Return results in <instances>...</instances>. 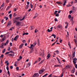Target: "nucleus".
Segmentation results:
<instances>
[{"mask_svg":"<svg viewBox=\"0 0 77 77\" xmlns=\"http://www.w3.org/2000/svg\"><path fill=\"white\" fill-rule=\"evenodd\" d=\"M56 3H57V4H60V2H57Z\"/></svg>","mask_w":77,"mask_h":77,"instance_id":"58","label":"nucleus"},{"mask_svg":"<svg viewBox=\"0 0 77 77\" xmlns=\"http://www.w3.org/2000/svg\"><path fill=\"white\" fill-rule=\"evenodd\" d=\"M9 17H10V18H12V14H10L9 15Z\"/></svg>","mask_w":77,"mask_h":77,"instance_id":"31","label":"nucleus"},{"mask_svg":"<svg viewBox=\"0 0 77 77\" xmlns=\"http://www.w3.org/2000/svg\"><path fill=\"white\" fill-rule=\"evenodd\" d=\"M4 18H5V19H6V21H7V20H8V17H4Z\"/></svg>","mask_w":77,"mask_h":77,"instance_id":"45","label":"nucleus"},{"mask_svg":"<svg viewBox=\"0 0 77 77\" xmlns=\"http://www.w3.org/2000/svg\"><path fill=\"white\" fill-rule=\"evenodd\" d=\"M9 52L10 53H13V54H15V52L12 51H10Z\"/></svg>","mask_w":77,"mask_h":77,"instance_id":"20","label":"nucleus"},{"mask_svg":"<svg viewBox=\"0 0 77 77\" xmlns=\"http://www.w3.org/2000/svg\"><path fill=\"white\" fill-rule=\"evenodd\" d=\"M9 53H10L9 52H7L6 53H5V54L6 55H7V54H9Z\"/></svg>","mask_w":77,"mask_h":77,"instance_id":"33","label":"nucleus"},{"mask_svg":"<svg viewBox=\"0 0 77 77\" xmlns=\"http://www.w3.org/2000/svg\"><path fill=\"white\" fill-rule=\"evenodd\" d=\"M75 68H77V64H75Z\"/></svg>","mask_w":77,"mask_h":77,"instance_id":"48","label":"nucleus"},{"mask_svg":"<svg viewBox=\"0 0 77 77\" xmlns=\"http://www.w3.org/2000/svg\"><path fill=\"white\" fill-rule=\"evenodd\" d=\"M28 66H30V65H31V64L30 63H29L28 64Z\"/></svg>","mask_w":77,"mask_h":77,"instance_id":"34","label":"nucleus"},{"mask_svg":"<svg viewBox=\"0 0 77 77\" xmlns=\"http://www.w3.org/2000/svg\"><path fill=\"white\" fill-rule=\"evenodd\" d=\"M5 51H6V49H4L2 51V53H5Z\"/></svg>","mask_w":77,"mask_h":77,"instance_id":"24","label":"nucleus"},{"mask_svg":"<svg viewBox=\"0 0 77 77\" xmlns=\"http://www.w3.org/2000/svg\"><path fill=\"white\" fill-rule=\"evenodd\" d=\"M21 22L20 21H17V23H16V26H20V25H21Z\"/></svg>","mask_w":77,"mask_h":77,"instance_id":"4","label":"nucleus"},{"mask_svg":"<svg viewBox=\"0 0 77 77\" xmlns=\"http://www.w3.org/2000/svg\"><path fill=\"white\" fill-rule=\"evenodd\" d=\"M51 36H54V38H56V35L54 34H53Z\"/></svg>","mask_w":77,"mask_h":77,"instance_id":"23","label":"nucleus"},{"mask_svg":"<svg viewBox=\"0 0 77 77\" xmlns=\"http://www.w3.org/2000/svg\"><path fill=\"white\" fill-rule=\"evenodd\" d=\"M5 38H3L2 40H1V42H3V41H5Z\"/></svg>","mask_w":77,"mask_h":77,"instance_id":"19","label":"nucleus"},{"mask_svg":"<svg viewBox=\"0 0 77 77\" xmlns=\"http://www.w3.org/2000/svg\"><path fill=\"white\" fill-rule=\"evenodd\" d=\"M74 42H75V44H76V46L77 47V41H76L75 39Z\"/></svg>","mask_w":77,"mask_h":77,"instance_id":"28","label":"nucleus"},{"mask_svg":"<svg viewBox=\"0 0 77 77\" xmlns=\"http://www.w3.org/2000/svg\"><path fill=\"white\" fill-rule=\"evenodd\" d=\"M11 21H9L8 22L7 26H10V25H11Z\"/></svg>","mask_w":77,"mask_h":77,"instance_id":"21","label":"nucleus"},{"mask_svg":"<svg viewBox=\"0 0 77 77\" xmlns=\"http://www.w3.org/2000/svg\"><path fill=\"white\" fill-rule=\"evenodd\" d=\"M65 68L66 69H69V68H70V67L69 65H67V66H66L65 68L63 69H63H65Z\"/></svg>","mask_w":77,"mask_h":77,"instance_id":"7","label":"nucleus"},{"mask_svg":"<svg viewBox=\"0 0 77 77\" xmlns=\"http://www.w3.org/2000/svg\"><path fill=\"white\" fill-rule=\"evenodd\" d=\"M10 69H12V68H13V66H10Z\"/></svg>","mask_w":77,"mask_h":77,"instance_id":"57","label":"nucleus"},{"mask_svg":"<svg viewBox=\"0 0 77 77\" xmlns=\"http://www.w3.org/2000/svg\"><path fill=\"white\" fill-rule=\"evenodd\" d=\"M26 17V15H25L24 17H23V18L21 19V17H17L15 18V19L17 20V21H21L22 20H24V19L25 18V17Z\"/></svg>","mask_w":77,"mask_h":77,"instance_id":"1","label":"nucleus"},{"mask_svg":"<svg viewBox=\"0 0 77 77\" xmlns=\"http://www.w3.org/2000/svg\"><path fill=\"white\" fill-rule=\"evenodd\" d=\"M52 75V74H51L50 75H49L48 76V77H51V75Z\"/></svg>","mask_w":77,"mask_h":77,"instance_id":"62","label":"nucleus"},{"mask_svg":"<svg viewBox=\"0 0 77 77\" xmlns=\"http://www.w3.org/2000/svg\"><path fill=\"white\" fill-rule=\"evenodd\" d=\"M48 75V73H46L45 75L42 76V77H47Z\"/></svg>","mask_w":77,"mask_h":77,"instance_id":"27","label":"nucleus"},{"mask_svg":"<svg viewBox=\"0 0 77 77\" xmlns=\"http://www.w3.org/2000/svg\"><path fill=\"white\" fill-rule=\"evenodd\" d=\"M55 16L56 17H59V14H55Z\"/></svg>","mask_w":77,"mask_h":77,"instance_id":"40","label":"nucleus"},{"mask_svg":"<svg viewBox=\"0 0 77 77\" xmlns=\"http://www.w3.org/2000/svg\"><path fill=\"white\" fill-rule=\"evenodd\" d=\"M38 16V14L37 13H36L35 15V16L33 18H36Z\"/></svg>","mask_w":77,"mask_h":77,"instance_id":"13","label":"nucleus"},{"mask_svg":"<svg viewBox=\"0 0 77 77\" xmlns=\"http://www.w3.org/2000/svg\"><path fill=\"white\" fill-rule=\"evenodd\" d=\"M55 21H57V19L56 18H55L54 19Z\"/></svg>","mask_w":77,"mask_h":77,"instance_id":"60","label":"nucleus"},{"mask_svg":"<svg viewBox=\"0 0 77 77\" xmlns=\"http://www.w3.org/2000/svg\"><path fill=\"white\" fill-rule=\"evenodd\" d=\"M33 28H34V26H31L30 28V30H33Z\"/></svg>","mask_w":77,"mask_h":77,"instance_id":"25","label":"nucleus"},{"mask_svg":"<svg viewBox=\"0 0 77 77\" xmlns=\"http://www.w3.org/2000/svg\"><path fill=\"white\" fill-rule=\"evenodd\" d=\"M9 40H8L6 42V43L7 44H8V43H9Z\"/></svg>","mask_w":77,"mask_h":77,"instance_id":"49","label":"nucleus"},{"mask_svg":"<svg viewBox=\"0 0 77 77\" xmlns=\"http://www.w3.org/2000/svg\"><path fill=\"white\" fill-rule=\"evenodd\" d=\"M38 32V30L35 29V33H36V32Z\"/></svg>","mask_w":77,"mask_h":77,"instance_id":"37","label":"nucleus"},{"mask_svg":"<svg viewBox=\"0 0 77 77\" xmlns=\"http://www.w3.org/2000/svg\"><path fill=\"white\" fill-rule=\"evenodd\" d=\"M34 47H35L34 46H33V44H31V45L30 47H29V48H30V49H31V53H32V51H33V48H34Z\"/></svg>","mask_w":77,"mask_h":77,"instance_id":"2","label":"nucleus"},{"mask_svg":"<svg viewBox=\"0 0 77 77\" xmlns=\"http://www.w3.org/2000/svg\"><path fill=\"white\" fill-rule=\"evenodd\" d=\"M68 17L69 19H71V15H69L68 16Z\"/></svg>","mask_w":77,"mask_h":77,"instance_id":"32","label":"nucleus"},{"mask_svg":"<svg viewBox=\"0 0 77 77\" xmlns=\"http://www.w3.org/2000/svg\"><path fill=\"white\" fill-rule=\"evenodd\" d=\"M53 27H51V28H50V29H48V30L47 31L48 32H52V31H53Z\"/></svg>","mask_w":77,"mask_h":77,"instance_id":"6","label":"nucleus"},{"mask_svg":"<svg viewBox=\"0 0 77 77\" xmlns=\"http://www.w3.org/2000/svg\"><path fill=\"white\" fill-rule=\"evenodd\" d=\"M6 69L7 71H8V70H9V67L8 66H7L6 67Z\"/></svg>","mask_w":77,"mask_h":77,"instance_id":"50","label":"nucleus"},{"mask_svg":"<svg viewBox=\"0 0 77 77\" xmlns=\"http://www.w3.org/2000/svg\"><path fill=\"white\" fill-rule=\"evenodd\" d=\"M29 5H27L26 7V9H28V8H29Z\"/></svg>","mask_w":77,"mask_h":77,"instance_id":"41","label":"nucleus"},{"mask_svg":"<svg viewBox=\"0 0 77 77\" xmlns=\"http://www.w3.org/2000/svg\"><path fill=\"white\" fill-rule=\"evenodd\" d=\"M2 44H3V45H4V46H6L7 45V44L6 43H2Z\"/></svg>","mask_w":77,"mask_h":77,"instance_id":"42","label":"nucleus"},{"mask_svg":"<svg viewBox=\"0 0 77 77\" xmlns=\"http://www.w3.org/2000/svg\"><path fill=\"white\" fill-rule=\"evenodd\" d=\"M37 44H38V45H39V39H38Z\"/></svg>","mask_w":77,"mask_h":77,"instance_id":"38","label":"nucleus"},{"mask_svg":"<svg viewBox=\"0 0 77 77\" xmlns=\"http://www.w3.org/2000/svg\"><path fill=\"white\" fill-rule=\"evenodd\" d=\"M3 35H1L0 37V38H2V37H3Z\"/></svg>","mask_w":77,"mask_h":77,"instance_id":"61","label":"nucleus"},{"mask_svg":"<svg viewBox=\"0 0 77 77\" xmlns=\"http://www.w3.org/2000/svg\"><path fill=\"white\" fill-rule=\"evenodd\" d=\"M4 6H5V4H3L2 5L1 7L2 8V7H4Z\"/></svg>","mask_w":77,"mask_h":77,"instance_id":"52","label":"nucleus"},{"mask_svg":"<svg viewBox=\"0 0 77 77\" xmlns=\"http://www.w3.org/2000/svg\"><path fill=\"white\" fill-rule=\"evenodd\" d=\"M62 65H55V67H62Z\"/></svg>","mask_w":77,"mask_h":77,"instance_id":"12","label":"nucleus"},{"mask_svg":"<svg viewBox=\"0 0 77 77\" xmlns=\"http://www.w3.org/2000/svg\"><path fill=\"white\" fill-rule=\"evenodd\" d=\"M4 46V45L3 44V43L2 45V46H1V47L2 48H3V46Z\"/></svg>","mask_w":77,"mask_h":77,"instance_id":"55","label":"nucleus"},{"mask_svg":"<svg viewBox=\"0 0 77 77\" xmlns=\"http://www.w3.org/2000/svg\"><path fill=\"white\" fill-rule=\"evenodd\" d=\"M0 62L1 66H3V61L2 60H1Z\"/></svg>","mask_w":77,"mask_h":77,"instance_id":"26","label":"nucleus"},{"mask_svg":"<svg viewBox=\"0 0 77 77\" xmlns=\"http://www.w3.org/2000/svg\"><path fill=\"white\" fill-rule=\"evenodd\" d=\"M29 35V33H26V32H25V33H23V36H24V35Z\"/></svg>","mask_w":77,"mask_h":77,"instance_id":"16","label":"nucleus"},{"mask_svg":"<svg viewBox=\"0 0 77 77\" xmlns=\"http://www.w3.org/2000/svg\"><path fill=\"white\" fill-rule=\"evenodd\" d=\"M13 55H14V54H10L8 55V56H9L12 57V56H13Z\"/></svg>","mask_w":77,"mask_h":77,"instance_id":"22","label":"nucleus"},{"mask_svg":"<svg viewBox=\"0 0 77 77\" xmlns=\"http://www.w3.org/2000/svg\"><path fill=\"white\" fill-rule=\"evenodd\" d=\"M38 76H39V74L38 73H35L33 75L34 77H38Z\"/></svg>","mask_w":77,"mask_h":77,"instance_id":"8","label":"nucleus"},{"mask_svg":"<svg viewBox=\"0 0 77 77\" xmlns=\"http://www.w3.org/2000/svg\"><path fill=\"white\" fill-rule=\"evenodd\" d=\"M19 59H22V57H21V56H20L19 57Z\"/></svg>","mask_w":77,"mask_h":77,"instance_id":"64","label":"nucleus"},{"mask_svg":"<svg viewBox=\"0 0 77 77\" xmlns=\"http://www.w3.org/2000/svg\"><path fill=\"white\" fill-rule=\"evenodd\" d=\"M72 11H69L70 14H72Z\"/></svg>","mask_w":77,"mask_h":77,"instance_id":"56","label":"nucleus"},{"mask_svg":"<svg viewBox=\"0 0 77 77\" xmlns=\"http://www.w3.org/2000/svg\"><path fill=\"white\" fill-rule=\"evenodd\" d=\"M47 57H48L47 58V59H48L50 57V54H48V55L47 56Z\"/></svg>","mask_w":77,"mask_h":77,"instance_id":"15","label":"nucleus"},{"mask_svg":"<svg viewBox=\"0 0 77 77\" xmlns=\"http://www.w3.org/2000/svg\"><path fill=\"white\" fill-rule=\"evenodd\" d=\"M45 55V54H44V52H43L42 53V57H44V55Z\"/></svg>","mask_w":77,"mask_h":77,"instance_id":"36","label":"nucleus"},{"mask_svg":"<svg viewBox=\"0 0 77 77\" xmlns=\"http://www.w3.org/2000/svg\"><path fill=\"white\" fill-rule=\"evenodd\" d=\"M72 6V5H70L69 4V5H67V7H69V6Z\"/></svg>","mask_w":77,"mask_h":77,"instance_id":"51","label":"nucleus"},{"mask_svg":"<svg viewBox=\"0 0 77 77\" xmlns=\"http://www.w3.org/2000/svg\"><path fill=\"white\" fill-rule=\"evenodd\" d=\"M24 44H22L21 45H20L19 46V48H21L23 47V45Z\"/></svg>","mask_w":77,"mask_h":77,"instance_id":"14","label":"nucleus"},{"mask_svg":"<svg viewBox=\"0 0 77 77\" xmlns=\"http://www.w3.org/2000/svg\"><path fill=\"white\" fill-rule=\"evenodd\" d=\"M65 1L64 2V3L63 4V6H65V5H66V1H65Z\"/></svg>","mask_w":77,"mask_h":77,"instance_id":"18","label":"nucleus"},{"mask_svg":"<svg viewBox=\"0 0 77 77\" xmlns=\"http://www.w3.org/2000/svg\"><path fill=\"white\" fill-rule=\"evenodd\" d=\"M63 76V72H62V73L61 74L60 77H62Z\"/></svg>","mask_w":77,"mask_h":77,"instance_id":"29","label":"nucleus"},{"mask_svg":"<svg viewBox=\"0 0 77 77\" xmlns=\"http://www.w3.org/2000/svg\"><path fill=\"white\" fill-rule=\"evenodd\" d=\"M77 60V58H75L74 59H73V62L74 65H75L76 63V61Z\"/></svg>","mask_w":77,"mask_h":77,"instance_id":"3","label":"nucleus"},{"mask_svg":"<svg viewBox=\"0 0 77 77\" xmlns=\"http://www.w3.org/2000/svg\"><path fill=\"white\" fill-rule=\"evenodd\" d=\"M6 2L8 3L9 2V0H7Z\"/></svg>","mask_w":77,"mask_h":77,"instance_id":"59","label":"nucleus"},{"mask_svg":"<svg viewBox=\"0 0 77 77\" xmlns=\"http://www.w3.org/2000/svg\"><path fill=\"white\" fill-rule=\"evenodd\" d=\"M72 59H74V57H75V51H74V52H72Z\"/></svg>","mask_w":77,"mask_h":77,"instance_id":"11","label":"nucleus"},{"mask_svg":"<svg viewBox=\"0 0 77 77\" xmlns=\"http://www.w3.org/2000/svg\"><path fill=\"white\" fill-rule=\"evenodd\" d=\"M18 35H17L16 37L14 38V41H17V39H18Z\"/></svg>","mask_w":77,"mask_h":77,"instance_id":"9","label":"nucleus"},{"mask_svg":"<svg viewBox=\"0 0 77 77\" xmlns=\"http://www.w3.org/2000/svg\"><path fill=\"white\" fill-rule=\"evenodd\" d=\"M57 27L59 29H60V28L61 27V26L60 25H58V26H57Z\"/></svg>","mask_w":77,"mask_h":77,"instance_id":"44","label":"nucleus"},{"mask_svg":"<svg viewBox=\"0 0 77 77\" xmlns=\"http://www.w3.org/2000/svg\"><path fill=\"white\" fill-rule=\"evenodd\" d=\"M33 46H34V47L36 45V42L35 41L33 43Z\"/></svg>","mask_w":77,"mask_h":77,"instance_id":"17","label":"nucleus"},{"mask_svg":"<svg viewBox=\"0 0 77 77\" xmlns=\"http://www.w3.org/2000/svg\"><path fill=\"white\" fill-rule=\"evenodd\" d=\"M57 11H55V12L54 13V14L55 15V14H57Z\"/></svg>","mask_w":77,"mask_h":77,"instance_id":"35","label":"nucleus"},{"mask_svg":"<svg viewBox=\"0 0 77 77\" xmlns=\"http://www.w3.org/2000/svg\"><path fill=\"white\" fill-rule=\"evenodd\" d=\"M75 68H74L71 71V73L72 74H73V73H74L75 72Z\"/></svg>","mask_w":77,"mask_h":77,"instance_id":"10","label":"nucleus"},{"mask_svg":"<svg viewBox=\"0 0 77 77\" xmlns=\"http://www.w3.org/2000/svg\"><path fill=\"white\" fill-rule=\"evenodd\" d=\"M27 5H30V2H27Z\"/></svg>","mask_w":77,"mask_h":77,"instance_id":"54","label":"nucleus"},{"mask_svg":"<svg viewBox=\"0 0 77 77\" xmlns=\"http://www.w3.org/2000/svg\"><path fill=\"white\" fill-rule=\"evenodd\" d=\"M4 57V55L3 54H2L1 56V57L2 58V57Z\"/></svg>","mask_w":77,"mask_h":77,"instance_id":"47","label":"nucleus"},{"mask_svg":"<svg viewBox=\"0 0 77 77\" xmlns=\"http://www.w3.org/2000/svg\"><path fill=\"white\" fill-rule=\"evenodd\" d=\"M55 52H56L57 54H58L59 53L58 51H55Z\"/></svg>","mask_w":77,"mask_h":77,"instance_id":"30","label":"nucleus"},{"mask_svg":"<svg viewBox=\"0 0 77 77\" xmlns=\"http://www.w3.org/2000/svg\"><path fill=\"white\" fill-rule=\"evenodd\" d=\"M43 62H44V61L43 60L41 62L39 63V64H42V63Z\"/></svg>","mask_w":77,"mask_h":77,"instance_id":"46","label":"nucleus"},{"mask_svg":"<svg viewBox=\"0 0 77 77\" xmlns=\"http://www.w3.org/2000/svg\"><path fill=\"white\" fill-rule=\"evenodd\" d=\"M77 2V0H75L74 3H76Z\"/></svg>","mask_w":77,"mask_h":77,"instance_id":"63","label":"nucleus"},{"mask_svg":"<svg viewBox=\"0 0 77 77\" xmlns=\"http://www.w3.org/2000/svg\"><path fill=\"white\" fill-rule=\"evenodd\" d=\"M16 70L17 71H18V70H19V67H16Z\"/></svg>","mask_w":77,"mask_h":77,"instance_id":"39","label":"nucleus"},{"mask_svg":"<svg viewBox=\"0 0 77 77\" xmlns=\"http://www.w3.org/2000/svg\"><path fill=\"white\" fill-rule=\"evenodd\" d=\"M9 8H10V7H9V6L6 9V10H8V9H9Z\"/></svg>","mask_w":77,"mask_h":77,"instance_id":"53","label":"nucleus"},{"mask_svg":"<svg viewBox=\"0 0 77 77\" xmlns=\"http://www.w3.org/2000/svg\"><path fill=\"white\" fill-rule=\"evenodd\" d=\"M45 71V70L44 69H42L41 70H40L39 72V73L40 74H42V73H43V72H44Z\"/></svg>","mask_w":77,"mask_h":77,"instance_id":"5","label":"nucleus"},{"mask_svg":"<svg viewBox=\"0 0 77 77\" xmlns=\"http://www.w3.org/2000/svg\"><path fill=\"white\" fill-rule=\"evenodd\" d=\"M17 22H18V21H17V20H15L14 22V23H17Z\"/></svg>","mask_w":77,"mask_h":77,"instance_id":"43","label":"nucleus"}]
</instances>
